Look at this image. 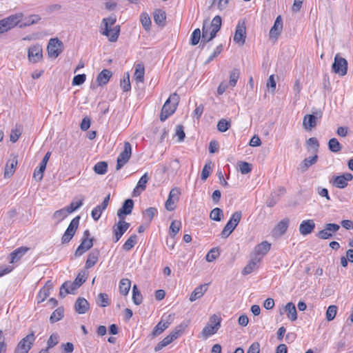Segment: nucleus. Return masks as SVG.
Listing matches in <instances>:
<instances>
[{"label":"nucleus","instance_id":"8fccbe9b","mask_svg":"<svg viewBox=\"0 0 353 353\" xmlns=\"http://www.w3.org/2000/svg\"><path fill=\"white\" fill-rule=\"evenodd\" d=\"M46 165L42 164L40 162L39 168L35 169L34 171V173H33V177L34 178L35 180H37L38 181H40L42 180L43 176V172L46 170Z\"/></svg>","mask_w":353,"mask_h":353},{"label":"nucleus","instance_id":"20e7f679","mask_svg":"<svg viewBox=\"0 0 353 353\" xmlns=\"http://www.w3.org/2000/svg\"><path fill=\"white\" fill-rule=\"evenodd\" d=\"M221 318L213 314L209 319V323L203 328L200 336L203 339H207L209 336L216 334L221 327Z\"/></svg>","mask_w":353,"mask_h":353},{"label":"nucleus","instance_id":"423d86ee","mask_svg":"<svg viewBox=\"0 0 353 353\" xmlns=\"http://www.w3.org/2000/svg\"><path fill=\"white\" fill-rule=\"evenodd\" d=\"M35 339L34 332H31L18 343L14 353H28L32 348Z\"/></svg>","mask_w":353,"mask_h":353},{"label":"nucleus","instance_id":"09e8293b","mask_svg":"<svg viewBox=\"0 0 353 353\" xmlns=\"http://www.w3.org/2000/svg\"><path fill=\"white\" fill-rule=\"evenodd\" d=\"M108 169V163L105 161L98 162L94 166V171L98 174H104L106 173Z\"/></svg>","mask_w":353,"mask_h":353},{"label":"nucleus","instance_id":"7c9ffc66","mask_svg":"<svg viewBox=\"0 0 353 353\" xmlns=\"http://www.w3.org/2000/svg\"><path fill=\"white\" fill-rule=\"evenodd\" d=\"M99 250L94 249L88 256V259L85 262V268L89 269L93 267L98 261L99 256Z\"/></svg>","mask_w":353,"mask_h":353},{"label":"nucleus","instance_id":"6e6d98bb","mask_svg":"<svg viewBox=\"0 0 353 353\" xmlns=\"http://www.w3.org/2000/svg\"><path fill=\"white\" fill-rule=\"evenodd\" d=\"M120 85L123 92H128L130 90L131 85L129 73H127L126 77L121 81Z\"/></svg>","mask_w":353,"mask_h":353},{"label":"nucleus","instance_id":"bb28decb","mask_svg":"<svg viewBox=\"0 0 353 353\" xmlns=\"http://www.w3.org/2000/svg\"><path fill=\"white\" fill-rule=\"evenodd\" d=\"M261 262L259 256H253L251 255V259L248 264L242 270V274L248 275L252 273L254 270L258 268V264Z\"/></svg>","mask_w":353,"mask_h":353},{"label":"nucleus","instance_id":"ea45409f","mask_svg":"<svg viewBox=\"0 0 353 353\" xmlns=\"http://www.w3.org/2000/svg\"><path fill=\"white\" fill-rule=\"evenodd\" d=\"M327 145L329 150L334 153L339 152L342 150V145L336 138L330 139L328 141Z\"/></svg>","mask_w":353,"mask_h":353},{"label":"nucleus","instance_id":"dca6fc26","mask_svg":"<svg viewBox=\"0 0 353 353\" xmlns=\"http://www.w3.org/2000/svg\"><path fill=\"white\" fill-rule=\"evenodd\" d=\"M353 179L351 173L345 172L341 175L334 176L332 179V185L338 188L343 189L347 187L348 181Z\"/></svg>","mask_w":353,"mask_h":353},{"label":"nucleus","instance_id":"4be33fe9","mask_svg":"<svg viewBox=\"0 0 353 353\" xmlns=\"http://www.w3.org/2000/svg\"><path fill=\"white\" fill-rule=\"evenodd\" d=\"M271 248V244L265 241L256 245L252 252L251 255L253 256H259L260 261L262 258L269 252Z\"/></svg>","mask_w":353,"mask_h":353},{"label":"nucleus","instance_id":"864d4df0","mask_svg":"<svg viewBox=\"0 0 353 353\" xmlns=\"http://www.w3.org/2000/svg\"><path fill=\"white\" fill-rule=\"evenodd\" d=\"M240 72L238 69H233L230 75V81L229 84L232 87H234L236 84V82L239 78Z\"/></svg>","mask_w":353,"mask_h":353},{"label":"nucleus","instance_id":"338daca9","mask_svg":"<svg viewBox=\"0 0 353 353\" xmlns=\"http://www.w3.org/2000/svg\"><path fill=\"white\" fill-rule=\"evenodd\" d=\"M178 201L168 196L165 203V208L168 211H173L176 208V203Z\"/></svg>","mask_w":353,"mask_h":353},{"label":"nucleus","instance_id":"39448f33","mask_svg":"<svg viewBox=\"0 0 353 353\" xmlns=\"http://www.w3.org/2000/svg\"><path fill=\"white\" fill-rule=\"evenodd\" d=\"M241 216L242 213L241 211H236L232 214L221 233L222 238H227L233 232L240 222Z\"/></svg>","mask_w":353,"mask_h":353},{"label":"nucleus","instance_id":"2f4dec72","mask_svg":"<svg viewBox=\"0 0 353 353\" xmlns=\"http://www.w3.org/2000/svg\"><path fill=\"white\" fill-rule=\"evenodd\" d=\"M206 291H207V284L199 285L194 290V291L190 294V301L191 302H193V301H195L196 300L201 298Z\"/></svg>","mask_w":353,"mask_h":353},{"label":"nucleus","instance_id":"2eb2a0df","mask_svg":"<svg viewBox=\"0 0 353 353\" xmlns=\"http://www.w3.org/2000/svg\"><path fill=\"white\" fill-rule=\"evenodd\" d=\"M129 227V223L125 221V220L119 219V221L112 228L114 242L119 241Z\"/></svg>","mask_w":353,"mask_h":353},{"label":"nucleus","instance_id":"f03ea898","mask_svg":"<svg viewBox=\"0 0 353 353\" xmlns=\"http://www.w3.org/2000/svg\"><path fill=\"white\" fill-rule=\"evenodd\" d=\"M222 20L220 16L214 17L208 26V19L203 21L202 27L201 42L208 43L212 40L221 27Z\"/></svg>","mask_w":353,"mask_h":353},{"label":"nucleus","instance_id":"bf43d9fd","mask_svg":"<svg viewBox=\"0 0 353 353\" xmlns=\"http://www.w3.org/2000/svg\"><path fill=\"white\" fill-rule=\"evenodd\" d=\"M105 210V208H102V206L101 205H99L97 207H95L91 212V216L92 219L94 221H98L101 217L103 211Z\"/></svg>","mask_w":353,"mask_h":353},{"label":"nucleus","instance_id":"f3484780","mask_svg":"<svg viewBox=\"0 0 353 353\" xmlns=\"http://www.w3.org/2000/svg\"><path fill=\"white\" fill-rule=\"evenodd\" d=\"M316 115L314 114H305L303 119V127L305 130L310 131L312 128H315L317 123V119H321L322 113L319 112L316 113Z\"/></svg>","mask_w":353,"mask_h":353},{"label":"nucleus","instance_id":"9b49d317","mask_svg":"<svg viewBox=\"0 0 353 353\" xmlns=\"http://www.w3.org/2000/svg\"><path fill=\"white\" fill-rule=\"evenodd\" d=\"M332 68L336 74L340 76H345L347 72V61L337 54L334 57Z\"/></svg>","mask_w":353,"mask_h":353},{"label":"nucleus","instance_id":"37998d69","mask_svg":"<svg viewBox=\"0 0 353 353\" xmlns=\"http://www.w3.org/2000/svg\"><path fill=\"white\" fill-rule=\"evenodd\" d=\"M40 19L41 17L38 14L30 15L28 17L25 18V21L23 23H21L19 27L23 28L24 27L37 23Z\"/></svg>","mask_w":353,"mask_h":353},{"label":"nucleus","instance_id":"774afa93","mask_svg":"<svg viewBox=\"0 0 353 353\" xmlns=\"http://www.w3.org/2000/svg\"><path fill=\"white\" fill-rule=\"evenodd\" d=\"M50 295V291H48V288H42L39 292L37 299L38 303H41L47 299Z\"/></svg>","mask_w":353,"mask_h":353},{"label":"nucleus","instance_id":"a211bd4d","mask_svg":"<svg viewBox=\"0 0 353 353\" xmlns=\"http://www.w3.org/2000/svg\"><path fill=\"white\" fill-rule=\"evenodd\" d=\"M340 228L339 225L336 223H327L325 228L319 231L317 236L321 239H327L332 236V233L337 232Z\"/></svg>","mask_w":353,"mask_h":353},{"label":"nucleus","instance_id":"4468645a","mask_svg":"<svg viewBox=\"0 0 353 353\" xmlns=\"http://www.w3.org/2000/svg\"><path fill=\"white\" fill-rule=\"evenodd\" d=\"M28 58L30 62L35 63L43 58V50L40 45L31 46L28 50Z\"/></svg>","mask_w":353,"mask_h":353},{"label":"nucleus","instance_id":"13d9d810","mask_svg":"<svg viewBox=\"0 0 353 353\" xmlns=\"http://www.w3.org/2000/svg\"><path fill=\"white\" fill-rule=\"evenodd\" d=\"M201 30L199 28L195 29L192 35H191V39H190V43L192 46H196L199 43V40L201 39Z\"/></svg>","mask_w":353,"mask_h":353},{"label":"nucleus","instance_id":"5701e85b","mask_svg":"<svg viewBox=\"0 0 353 353\" xmlns=\"http://www.w3.org/2000/svg\"><path fill=\"white\" fill-rule=\"evenodd\" d=\"M315 228V223L312 219L303 221L299 225V232L303 236H306L312 232Z\"/></svg>","mask_w":353,"mask_h":353},{"label":"nucleus","instance_id":"3c124183","mask_svg":"<svg viewBox=\"0 0 353 353\" xmlns=\"http://www.w3.org/2000/svg\"><path fill=\"white\" fill-rule=\"evenodd\" d=\"M278 191L279 194L276 195V196L274 194H272V198L267 201V205L268 207H273L279 201V196L284 194L285 190L283 188H280Z\"/></svg>","mask_w":353,"mask_h":353},{"label":"nucleus","instance_id":"b1692460","mask_svg":"<svg viewBox=\"0 0 353 353\" xmlns=\"http://www.w3.org/2000/svg\"><path fill=\"white\" fill-rule=\"evenodd\" d=\"M93 246V239L92 238H87L83 239L81 243L77 248L75 251V256H80L84 252L89 250Z\"/></svg>","mask_w":353,"mask_h":353},{"label":"nucleus","instance_id":"79ce46f5","mask_svg":"<svg viewBox=\"0 0 353 353\" xmlns=\"http://www.w3.org/2000/svg\"><path fill=\"white\" fill-rule=\"evenodd\" d=\"M64 309L63 307H59L56 309L50 317V321L52 323L60 321L63 317Z\"/></svg>","mask_w":353,"mask_h":353},{"label":"nucleus","instance_id":"58836bf2","mask_svg":"<svg viewBox=\"0 0 353 353\" xmlns=\"http://www.w3.org/2000/svg\"><path fill=\"white\" fill-rule=\"evenodd\" d=\"M131 287V281L128 279H122L119 282V292L125 296L128 294Z\"/></svg>","mask_w":353,"mask_h":353},{"label":"nucleus","instance_id":"c03bdc74","mask_svg":"<svg viewBox=\"0 0 353 353\" xmlns=\"http://www.w3.org/2000/svg\"><path fill=\"white\" fill-rule=\"evenodd\" d=\"M181 227V221L174 220L170 225V235L171 239H174Z\"/></svg>","mask_w":353,"mask_h":353},{"label":"nucleus","instance_id":"72a5a7b5","mask_svg":"<svg viewBox=\"0 0 353 353\" xmlns=\"http://www.w3.org/2000/svg\"><path fill=\"white\" fill-rule=\"evenodd\" d=\"M145 68L142 63H138L135 66L134 79L137 83H142L144 80Z\"/></svg>","mask_w":353,"mask_h":353},{"label":"nucleus","instance_id":"052dcab7","mask_svg":"<svg viewBox=\"0 0 353 353\" xmlns=\"http://www.w3.org/2000/svg\"><path fill=\"white\" fill-rule=\"evenodd\" d=\"M87 274L85 272H81L74 279V286L80 287L86 280Z\"/></svg>","mask_w":353,"mask_h":353},{"label":"nucleus","instance_id":"49530a36","mask_svg":"<svg viewBox=\"0 0 353 353\" xmlns=\"http://www.w3.org/2000/svg\"><path fill=\"white\" fill-rule=\"evenodd\" d=\"M97 303L103 307L108 306L110 304L108 296L105 293H100L98 294Z\"/></svg>","mask_w":353,"mask_h":353},{"label":"nucleus","instance_id":"e433bc0d","mask_svg":"<svg viewBox=\"0 0 353 353\" xmlns=\"http://www.w3.org/2000/svg\"><path fill=\"white\" fill-rule=\"evenodd\" d=\"M69 212L66 208L60 209L54 212L52 215V219L56 221V224L59 223L61 221H63L67 216L69 214Z\"/></svg>","mask_w":353,"mask_h":353},{"label":"nucleus","instance_id":"0e129e2a","mask_svg":"<svg viewBox=\"0 0 353 353\" xmlns=\"http://www.w3.org/2000/svg\"><path fill=\"white\" fill-rule=\"evenodd\" d=\"M59 343V336L57 334H52L50 335L48 340V347L46 349H50L55 346Z\"/></svg>","mask_w":353,"mask_h":353},{"label":"nucleus","instance_id":"a18cd8bd","mask_svg":"<svg viewBox=\"0 0 353 353\" xmlns=\"http://www.w3.org/2000/svg\"><path fill=\"white\" fill-rule=\"evenodd\" d=\"M210 218L216 221H221L223 218V212L219 208H214L210 213Z\"/></svg>","mask_w":353,"mask_h":353},{"label":"nucleus","instance_id":"4c0bfd02","mask_svg":"<svg viewBox=\"0 0 353 353\" xmlns=\"http://www.w3.org/2000/svg\"><path fill=\"white\" fill-rule=\"evenodd\" d=\"M28 250V248L26 247H20L13 251L11 254V263H14L21 259V257L24 255L27 251Z\"/></svg>","mask_w":353,"mask_h":353},{"label":"nucleus","instance_id":"f704fd0d","mask_svg":"<svg viewBox=\"0 0 353 353\" xmlns=\"http://www.w3.org/2000/svg\"><path fill=\"white\" fill-rule=\"evenodd\" d=\"M285 311L287 312V316L292 321L297 319V312L294 304L292 302L288 303L285 306Z\"/></svg>","mask_w":353,"mask_h":353},{"label":"nucleus","instance_id":"a878e982","mask_svg":"<svg viewBox=\"0 0 353 353\" xmlns=\"http://www.w3.org/2000/svg\"><path fill=\"white\" fill-rule=\"evenodd\" d=\"M89 308L90 304L85 299L79 297L77 299L74 303V309L78 314H85L88 311Z\"/></svg>","mask_w":353,"mask_h":353},{"label":"nucleus","instance_id":"5fc2aeb1","mask_svg":"<svg viewBox=\"0 0 353 353\" xmlns=\"http://www.w3.org/2000/svg\"><path fill=\"white\" fill-rule=\"evenodd\" d=\"M219 256V250L217 248L211 249L207 254L205 259L208 262H212Z\"/></svg>","mask_w":353,"mask_h":353},{"label":"nucleus","instance_id":"603ef678","mask_svg":"<svg viewBox=\"0 0 353 353\" xmlns=\"http://www.w3.org/2000/svg\"><path fill=\"white\" fill-rule=\"evenodd\" d=\"M336 312H337V307L334 305H330L327 307V311H326V314H325L326 319L328 321H332L335 318Z\"/></svg>","mask_w":353,"mask_h":353},{"label":"nucleus","instance_id":"a19ab883","mask_svg":"<svg viewBox=\"0 0 353 353\" xmlns=\"http://www.w3.org/2000/svg\"><path fill=\"white\" fill-rule=\"evenodd\" d=\"M137 243V235H131L123 245V249L125 251H130Z\"/></svg>","mask_w":353,"mask_h":353},{"label":"nucleus","instance_id":"4d7b16f0","mask_svg":"<svg viewBox=\"0 0 353 353\" xmlns=\"http://www.w3.org/2000/svg\"><path fill=\"white\" fill-rule=\"evenodd\" d=\"M230 127V122L225 119H221L217 123V129L221 132H226Z\"/></svg>","mask_w":353,"mask_h":353},{"label":"nucleus","instance_id":"473e14b6","mask_svg":"<svg viewBox=\"0 0 353 353\" xmlns=\"http://www.w3.org/2000/svg\"><path fill=\"white\" fill-rule=\"evenodd\" d=\"M112 77V72L107 69L103 70L97 76V81L99 85H105Z\"/></svg>","mask_w":353,"mask_h":353},{"label":"nucleus","instance_id":"393cba45","mask_svg":"<svg viewBox=\"0 0 353 353\" xmlns=\"http://www.w3.org/2000/svg\"><path fill=\"white\" fill-rule=\"evenodd\" d=\"M283 30V21L281 17L279 15L276 17L273 26L270 30V37L277 39Z\"/></svg>","mask_w":353,"mask_h":353},{"label":"nucleus","instance_id":"f8f14e48","mask_svg":"<svg viewBox=\"0 0 353 353\" xmlns=\"http://www.w3.org/2000/svg\"><path fill=\"white\" fill-rule=\"evenodd\" d=\"M132 154V147L129 142L124 143L123 150L117 158V170H120L130 159Z\"/></svg>","mask_w":353,"mask_h":353},{"label":"nucleus","instance_id":"aec40b11","mask_svg":"<svg viewBox=\"0 0 353 353\" xmlns=\"http://www.w3.org/2000/svg\"><path fill=\"white\" fill-rule=\"evenodd\" d=\"M172 320V314H169L165 319H162L157 325L154 327L152 335L155 337L161 334L171 324Z\"/></svg>","mask_w":353,"mask_h":353},{"label":"nucleus","instance_id":"c9c22d12","mask_svg":"<svg viewBox=\"0 0 353 353\" xmlns=\"http://www.w3.org/2000/svg\"><path fill=\"white\" fill-rule=\"evenodd\" d=\"M148 180H149V177L148 176L147 173L144 174L141 177V179H139V181L137 183V186L134 189V195L139 194V193H140L139 189H141V191L144 190L145 189L146 183H148Z\"/></svg>","mask_w":353,"mask_h":353},{"label":"nucleus","instance_id":"69168bd1","mask_svg":"<svg viewBox=\"0 0 353 353\" xmlns=\"http://www.w3.org/2000/svg\"><path fill=\"white\" fill-rule=\"evenodd\" d=\"M86 79V76L85 74H78L74 77L72 79V85H80L83 84Z\"/></svg>","mask_w":353,"mask_h":353},{"label":"nucleus","instance_id":"f257e3e1","mask_svg":"<svg viewBox=\"0 0 353 353\" xmlns=\"http://www.w3.org/2000/svg\"><path fill=\"white\" fill-rule=\"evenodd\" d=\"M116 21V15L111 14L107 18H103L101 21V23L100 26L101 34L103 36L108 37V40L110 42L117 41L120 34L121 27L119 25L114 26L112 28V26L114 25Z\"/></svg>","mask_w":353,"mask_h":353},{"label":"nucleus","instance_id":"9d476101","mask_svg":"<svg viewBox=\"0 0 353 353\" xmlns=\"http://www.w3.org/2000/svg\"><path fill=\"white\" fill-rule=\"evenodd\" d=\"M79 220L80 216H77L71 221L68 228L61 237V243L63 244L70 242V241L72 239L78 228Z\"/></svg>","mask_w":353,"mask_h":353},{"label":"nucleus","instance_id":"ddd939ff","mask_svg":"<svg viewBox=\"0 0 353 353\" xmlns=\"http://www.w3.org/2000/svg\"><path fill=\"white\" fill-rule=\"evenodd\" d=\"M246 38V26L245 21H239L236 27L234 35V41L240 46H243L245 42Z\"/></svg>","mask_w":353,"mask_h":353},{"label":"nucleus","instance_id":"c756f323","mask_svg":"<svg viewBox=\"0 0 353 353\" xmlns=\"http://www.w3.org/2000/svg\"><path fill=\"white\" fill-rule=\"evenodd\" d=\"M154 22L159 26L163 27L165 25L166 14L161 9H156L153 12Z\"/></svg>","mask_w":353,"mask_h":353},{"label":"nucleus","instance_id":"0eeeda50","mask_svg":"<svg viewBox=\"0 0 353 353\" xmlns=\"http://www.w3.org/2000/svg\"><path fill=\"white\" fill-rule=\"evenodd\" d=\"M22 13L11 15L0 20V33H3L15 27L21 20Z\"/></svg>","mask_w":353,"mask_h":353},{"label":"nucleus","instance_id":"1a4fd4ad","mask_svg":"<svg viewBox=\"0 0 353 353\" xmlns=\"http://www.w3.org/2000/svg\"><path fill=\"white\" fill-rule=\"evenodd\" d=\"M63 48V44L59 39H50L47 47L48 56L57 58L62 52Z\"/></svg>","mask_w":353,"mask_h":353},{"label":"nucleus","instance_id":"c85d7f7f","mask_svg":"<svg viewBox=\"0 0 353 353\" xmlns=\"http://www.w3.org/2000/svg\"><path fill=\"white\" fill-rule=\"evenodd\" d=\"M290 220L285 218L279 221L274 229V232L276 236H282L285 233L289 226Z\"/></svg>","mask_w":353,"mask_h":353},{"label":"nucleus","instance_id":"de8ad7c7","mask_svg":"<svg viewBox=\"0 0 353 353\" xmlns=\"http://www.w3.org/2000/svg\"><path fill=\"white\" fill-rule=\"evenodd\" d=\"M141 23L146 31L150 30L151 27V19L148 13L143 12L140 17Z\"/></svg>","mask_w":353,"mask_h":353},{"label":"nucleus","instance_id":"412c9836","mask_svg":"<svg viewBox=\"0 0 353 353\" xmlns=\"http://www.w3.org/2000/svg\"><path fill=\"white\" fill-rule=\"evenodd\" d=\"M134 207V201L128 199L123 202L122 207L118 210L117 215L119 219L125 220V216L132 213Z\"/></svg>","mask_w":353,"mask_h":353},{"label":"nucleus","instance_id":"680f3d73","mask_svg":"<svg viewBox=\"0 0 353 353\" xmlns=\"http://www.w3.org/2000/svg\"><path fill=\"white\" fill-rule=\"evenodd\" d=\"M239 167L241 173L243 174H246L252 170V165L247 162H240Z\"/></svg>","mask_w":353,"mask_h":353},{"label":"nucleus","instance_id":"6e6552de","mask_svg":"<svg viewBox=\"0 0 353 353\" xmlns=\"http://www.w3.org/2000/svg\"><path fill=\"white\" fill-rule=\"evenodd\" d=\"M182 325H179L175 328L174 330L170 332L169 335L161 341L154 347V351L158 352L162 350L164 347L171 343L174 340L176 339L182 333Z\"/></svg>","mask_w":353,"mask_h":353},{"label":"nucleus","instance_id":"e2e57ef3","mask_svg":"<svg viewBox=\"0 0 353 353\" xmlns=\"http://www.w3.org/2000/svg\"><path fill=\"white\" fill-rule=\"evenodd\" d=\"M210 164H211V162L207 163L204 165V167L202 170L201 179L203 181L206 180L210 174V172L212 171V168H211Z\"/></svg>","mask_w":353,"mask_h":353},{"label":"nucleus","instance_id":"6ab92c4d","mask_svg":"<svg viewBox=\"0 0 353 353\" xmlns=\"http://www.w3.org/2000/svg\"><path fill=\"white\" fill-rule=\"evenodd\" d=\"M17 157L16 154H10L5 167L4 176L6 178H9L14 174L18 164Z\"/></svg>","mask_w":353,"mask_h":353},{"label":"nucleus","instance_id":"7ed1b4c3","mask_svg":"<svg viewBox=\"0 0 353 353\" xmlns=\"http://www.w3.org/2000/svg\"><path fill=\"white\" fill-rule=\"evenodd\" d=\"M179 101V97L176 93L172 94L164 103L160 114V120L165 121L176 110Z\"/></svg>","mask_w":353,"mask_h":353},{"label":"nucleus","instance_id":"cd10ccee","mask_svg":"<svg viewBox=\"0 0 353 353\" xmlns=\"http://www.w3.org/2000/svg\"><path fill=\"white\" fill-rule=\"evenodd\" d=\"M317 160L318 156L316 154L314 155L313 157H307L301 162V163L299 165L298 170L301 173H303L306 172L310 166L315 164L317 162Z\"/></svg>","mask_w":353,"mask_h":353}]
</instances>
